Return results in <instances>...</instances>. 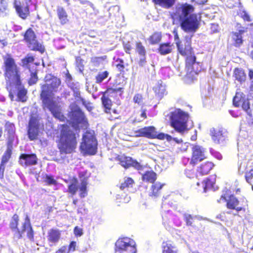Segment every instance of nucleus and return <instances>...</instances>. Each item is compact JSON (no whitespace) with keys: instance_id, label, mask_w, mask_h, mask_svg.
<instances>
[{"instance_id":"obj_1","label":"nucleus","mask_w":253,"mask_h":253,"mask_svg":"<svg viewBox=\"0 0 253 253\" xmlns=\"http://www.w3.org/2000/svg\"><path fill=\"white\" fill-rule=\"evenodd\" d=\"M44 84L41 85L40 98L44 107H46L51 112L53 117L60 121L64 122L66 117L53 100L54 93L58 91L61 85V80L49 74L44 78Z\"/></svg>"},{"instance_id":"obj_2","label":"nucleus","mask_w":253,"mask_h":253,"mask_svg":"<svg viewBox=\"0 0 253 253\" xmlns=\"http://www.w3.org/2000/svg\"><path fill=\"white\" fill-rule=\"evenodd\" d=\"M194 7L189 4H182L171 14L174 21H178L181 29L187 33H195L200 26L201 16L193 13Z\"/></svg>"},{"instance_id":"obj_3","label":"nucleus","mask_w":253,"mask_h":253,"mask_svg":"<svg viewBox=\"0 0 253 253\" xmlns=\"http://www.w3.org/2000/svg\"><path fill=\"white\" fill-rule=\"evenodd\" d=\"M193 35H186L183 39L176 42L177 52L182 56L185 57V65L187 70V76L193 79L202 70L200 62L197 61V57L192 46Z\"/></svg>"},{"instance_id":"obj_4","label":"nucleus","mask_w":253,"mask_h":253,"mask_svg":"<svg viewBox=\"0 0 253 253\" xmlns=\"http://www.w3.org/2000/svg\"><path fill=\"white\" fill-rule=\"evenodd\" d=\"M2 69L7 87H20L22 85L21 71L15 59L11 54L3 56Z\"/></svg>"},{"instance_id":"obj_5","label":"nucleus","mask_w":253,"mask_h":253,"mask_svg":"<svg viewBox=\"0 0 253 253\" xmlns=\"http://www.w3.org/2000/svg\"><path fill=\"white\" fill-rule=\"evenodd\" d=\"M59 130V135L56 142L60 154H67L75 152L78 135L66 124L61 125Z\"/></svg>"},{"instance_id":"obj_6","label":"nucleus","mask_w":253,"mask_h":253,"mask_svg":"<svg viewBox=\"0 0 253 253\" xmlns=\"http://www.w3.org/2000/svg\"><path fill=\"white\" fill-rule=\"evenodd\" d=\"M20 221L19 216L14 213L11 217L9 224L10 229L14 232L13 237L17 239L22 238L25 232H27V236L31 241L34 240V231L31 223L30 218L28 215L25 217L24 222L22 223L21 229L18 228Z\"/></svg>"},{"instance_id":"obj_7","label":"nucleus","mask_w":253,"mask_h":253,"mask_svg":"<svg viewBox=\"0 0 253 253\" xmlns=\"http://www.w3.org/2000/svg\"><path fill=\"white\" fill-rule=\"evenodd\" d=\"M188 113L180 109H176L170 113V126L177 132L183 133L188 130Z\"/></svg>"},{"instance_id":"obj_8","label":"nucleus","mask_w":253,"mask_h":253,"mask_svg":"<svg viewBox=\"0 0 253 253\" xmlns=\"http://www.w3.org/2000/svg\"><path fill=\"white\" fill-rule=\"evenodd\" d=\"M80 150L85 154L93 155L97 152V141L95 135L87 130L83 136Z\"/></svg>"},{"instance_id":"obj_9","label":"nucleus","mask_w":253,"mask_h":253,"mask_svg":"<svg viewBox=\"0 0 253 253\" xmlns=\"http://www.w3.org/2000/svg\"><path fill=\"white\" fill-rule=\"evenodd\" d=\"M221 199L226 201V206L228 209L235 210L238 215L240 212L246 213L249 211L248 202L245 199L240 202L233 195H230L227 199L225 195H222Z\"/></svg>"},{"instance_id":"obj_10","label":"nucleus","mask_w":253,"mask_h":253,"mask_svg":"<svg viewBox=\"0 0 253 253\" xmlns=\"http://www.w3.org/2000/svg\"><path fill=\"white\" fill-rule=\"evenodd\" d=\"M24 40L31 50L39 51L41 54L45 51L44 46L38 41L37 36L32 28H29L26 31L24 34Z\"/></svg>"},{"instance_id":"obj_11","label":"nucleus","mask_w":253,"mask_h":253,"mask_svg":"<svg viewBox=\"0 0 253 253\" xmlns=\"http://www.w3.org/2000/svg\"><path fill=\"white\" fill-rule=\"evenodd\" d=\"M115 253H136L135 241L128 237L119 238L115 243Z\"/></svg>"},{"instance_id":"obj_12","label":"nucleus","mask_w":253,"mask_h":253,"mask_svg":"<svg viewBox=\"0 0 253 253\" xmlns=\"http://www.w3.org/2000/svg\"><path fill=\"white\" fill-rule=\"evenodd\" d=\"M137 137H144L149 139L164 140L169 135L163 132H158L154 126H145L135 131Z\"/></svg>"},{"instance_id":"obj_13","label":"nucleus","mask_w":253,"mask_h":253,"mask_svg":"<svg viewBox=\"0 0 253 253\" xmlns=\"http://www.w3.org/2000/svg\"><path fill=\"white\" fill-rule=\"evenodd\" d=\"M191 151L190 164L193 166L207 158L206 149L201 146L195 145L192 147Z\"/></svg>"},{"instance_id":"obj_14","label":"nucleus","mask_w":253,"mask_h":253,"mask_svg":"<svg viewBox=\"0 0 253 253\" xmlns=\"http://www.w3.org/2000/svg\"><path fill=\"white\" fill-rule=\"evenodd\" d=\"M233 105L236 107H241L250 116L252 117V111L250 108L249 100L242 92H236L233 99Z\"/></svg>"},{"instance_id":"obj_15","label":"nucleus","mask_w":253,"mask_h":253,"mask_svg":"<svg viewBox=\"0 0 253 253\" xmlns=\"http://www.w3.org/2000/svg\"><path fill=\"white\" fill-rule=\"evenodd\" d=\"M210 135L213 142L217 144H223L227 139V131L221 127H213L210 129Z\"/></svg>"},{"instance_id":"obj_16","label":"nucleus","mask_w":253,"mask_h":253,"mask_svg":"<svg viewBox=\"0 0 253 253\" xmlns=\"http://www.w3.org/2000/svg\"><path fill=\"white\" fill-rule=\"evenodd\" d=\"M116 160L118 161L119 164L125 169L133 167L137 170H139L142 168L141 165L136 160L125 154L118 155L116 157Z\"/></svg>"},{"instance_id":"obj_17","label":"nucleus","mask_w":253,"mask_h":253,"mask_svg":"<svg viewBox=\"0 0 253 253\" xmlns=\"http://www.w3.org/2000/svg\"><path fill=\"white\" fill-rule=\"evenodd\" d=\"M40 124L39 120L36 117L32 116L30 118L27 133L29 139L31 141L37 139L39 132Z\"/></svg>"},{"instance_id":"obj_18","label":"nucleus","mask_w":253,"mask_h":253,"mask_svg":"<svg viewBox=\"0 0 253 253\" xmlns=\"http://www.w3.org/2000/svg\"><path fill=\"white\" fill-rule=\"evenodd\" d=\"M38 158L35 154H21L19 158V163L23 167H27L38 164Z\"/></svg>"},{"instance_id":"obj_19","label":"nucleus","mask_w":253,"mask_h":253,"mask_svg":"<svg viewBox=\"0 0 253 253\" xmlns=\"http://www.w3.org/2000/svg\"><path fill=\"white\" fill-rule=\"evenodd\" d=\"M14 7L18 16L22 19H27L30 15V6L27 2H26L25 3H21L15 1L14 3Z\"/></svg>"},{"instance_id":"obj_20","label":"nucleus","mask_w":253,"mask_h":253,"mask_svg":"<svg viewBox=\"0 0 253 253\" xmlns=\"http://www.w3.org/2000/svg\"><path fill=\"white\" fill-rule=\"evenodd\" d=\"M183 219L186 223V225L191 227L192 229H197L201 226L200 219L197 216H193L190 214L184 213L183 214Z\"/></svg>"},{"instance_id":"obj_21","label":"nucleus","mask_w":253,"mask_h":253,"mask_svg":"<svg viewBox=\"0 0 253 253\" xmlns=\"http://www.w3.org/2000/svg\"><path fill=\"white\" fill-rule=\"evenodd\" d=\"M214 167V164L212 162L206 161L202 163L197 167V173L202 176L207 175L210 172Z\"/></svg>"},{"instance_id":"obj_22","label":"nucleus","mask_w":253,"mask_h":253,"mask_svg":"<svg viewBox=\"0 0 253 253\" xmlns=\"http://www.w3.org/2000/svg\"><path fill=\"white\" fill-rule=\"evenodd\" d=\"M135 50L136 52L142 57V58L139 60L138 64L140 66H143L146 62V49L145 47L143 46L142 43L140 41H137L135 42Z\"/></svg>"},{"instance_id":"obj_23","label":"nucleus","mask_w":253,"mask_h":253,"mask_svg":"<svg viewBox=\"0 0 253 253\" xmlns=\"http://www.w3.org/2000/svg\"><path fill=\"white\" fill-rule=\"evenodd\" d=\"M165 185V183L157 182L153 183L150 188V192L149 196L152 198H157L162 194L163 187Z\"/></svg>"},{"instance_id":"obj_24","label":"nucleus","mask_w":253,"mask_h":253,"mask_svg":"<svg viewBox=\"0 0 253 253\" xmlns=\"http://www.w3.org/2000/svg\"><path fill=\"white\" fill-rule=\"evenodd\" d=\"M245 32L244 30H240L238 32H232L231 34L233 45L236 47H240L243 43L244 40L242 34Z\"/></svg>"},{"instance_id":"obj_25","label":"nucleus","mask_w":253,"mask_h":253,"mask_svg":"<svg viewBox=\"0 0 253 253\" xmlns=\"http://www.w3.org/2000/svg\"><path fill=\"white\" fill-rule=\"evenodd\" d=\"M161 253H178V250L172 241L167 240L162 244Z\"/></svg>"},{"instance_id":"obj_26","label":"nucleus","mask_w":253,"mask_h":253,"mask_svg":"<svg viewBox=\"0 0 253 253\" xmlns=\"http://www.w3.org/2000/svg\"><path fill=\"white\" fill-rule=\"evenodd\" d=\"M216 175H211L206 178L203 182L204 183V191L206 192L210 190L215 189Z\"/></svg>"},{"instance_id":"obj_27","label":"nucleus","mask_w":253,"mask_h":253,"mask_svg":"<svg viewBox=\"0 0 253 253\" xmlns=\"http://www.w3.org/2000/svg\"><path fill=\"white\" fill-rule=\"evenodd\" d=\"M173 49V44L169 42L160 43L158 48V52L162 55L171 53Z\"/></svg>"},{"instance_id":"obj_28","label":"nucleus","mask_w":253,"mask_h":253,"mask_svg":"<svg viewBox=\"0 0 253 253\" xmlns=\"http://www.w3.org/2000/svg\"><path fill=\"white\" fill-rule=\"evenodd\" d=\"M57 16L61 25L67 24L69 21L68 15L65 9L62 6H58L56 9Z\"/></svg>"},{"instance_id":"obj_29","label":"nucleus","mask_w":253,"mask_h":253,"mask_svg":"<svg viewBox=\"0 0 253 253\" xmlns=\"http://www.w3.org/2000/svg\"><path fill=\"white\" fill-rule=\"evenodd\" d=\"M118 92H120V95L122 94L123 92L122 87L116 86V87H108L105 91L102 92L101 93L106 97L110 98L117 96Z\"/></svg>"},{"instance_id":"obj_30","label":"nucleus","mask_w":253,"mask_h":253,"mask_svg":"<svg viewBox=\"0 0 253 253\" xmlns=\"http://www.w3.org/2000/svg\"><path fill=\"white\" fill-rule=\"evenodd\" d=\"M70 184L68 186V192L74 195L78 190V180L76 177L74 176L70 178Z\"/></svg>"},{"instance_id":"obj_31","label":"nucleus","mask_w":253,"mask_h":253,"mask_svg":"<svg viewBox=\"0 0 253 253\" xmlns=\"http://www.w3.org/2000/svg\"><path fill=\"white\" fill-rule=\"evenodd\" d=\"M233 76L240 83L244 82L246 80V75L245 71L241 68H235L233 72Z\"/></svg>"},{"instance_id":"obj_32","label":"nucleus","mask_w":253,"mask_h":253,"mask_svg":"<svg viewBox=\"0 0 253 253\" xmlns=\"http://www.w3.org/2000/svg\"><path fill=\"white\" fill-rule=\"evenodd\" d=\"M157 178V174L153 171H146L142 175V180L147 182L154 183Z\"/></svg>"},{"instance_id":"obj_33","label":"nucleus","mask_w":253,"mask_h":253,"mask_svg":"<svg viewBox=\"0 0 253 253\" xmlns=\"http://www.w3.org/2000/svg\"><path fill=\"white\" fill-rule=\"evenodd\" d=\"M126 79L123 76L118 75L116 76L114 82L113 83V86L115 87H122V91L123 92L124 86L126 84Z\"/></svg>"},{"instance_id":"obj_34","label":"nucleus","mask_w":253,"mask_h":253,"mask_svg":"<svg viewBox=\"0 0 253 253\" xmlns=\"http://www.w3.org/2000/svg\"><path fill=\"white\" fill-rule=\"evenodd\" d=\"M101 100L104 108V112L107 114H111V107L112 106L111 100L109 98L102 95Z\"/></svg>"},{"instance_id":"obj_35","label":"nucleus","mask_w":253,"mask_h":253,"mask_svg":"<svg viewBox=\"0 0 253 253\" xmlns=\"http://www.w3.org/2000/svg\"><path fill=\"white\" fill-rule=\"evenodd\" d=\"M35 61V58L33 56L27 55L21 59L22 66L31 72V63H33Z\"/></svg>"},{"instance_id":"obj_36","label":"nucleus","mask_w":253,"mask_h":253,"mask_svg":"<svg viewBox=\"0 0 253 253\" xmlns=\"http://www.w3.org/2000/svg\"><path fill=\"white\" fill-rule=\"evenodd\" d=\"M153 3L162 7L169 8L171 7L175 2V0H152Z\"/></svg>"},{"instance_id":"obj_37","label":"nucleus","mask_w":253,"mask_h":253,"mask_svg":"<svg viewBox=\"0 0 253 253\" xmlns=\"http://www.w3.org/2000/svg\"><path fill=\"white\" fill-rule=\"evenodd\" d=\"M162 34L159 32H154L148 38V40L150 44L154 45L158 43L161 41Z\"/></svg>"},{"instance_id":"obj_38","label":"nucleus","mask_w":253,"mask_h":253,"mask_svg":"<svg viewBox=\"0 0 253 253\" xmlns=\"http://www.w3.org/2000/svg\"><path fill=\"white\" fill-rule=\"evenodd\" d=\"M87 181L86 178H84L81 182L79 189V196L81 198H84L87 195Z\"/></svg>"},{"instance_id":"obj_39","label":"nucleus","mask_w":253,"mask_h":253,"mask_svg":"<svg viewBox=\"0 0 253 253\" xmlns=\"http://www.w3.org/2000/svg\"><path fill=\"white\" fill-rule=\"evenodd\" d=\"M30 73V77L28 80V83L30 85H32L36 84L38 81V71L36 68L34 70L31 69Z\"/></svg>"},{"instance_id":"obj_40","label":"nucleus","mask_w":253,"mask_h":253,"mask_svg":"<svg viewBox=\"0 0 253 253\" xmlns=\"http://www.w3.org/2000/svg\"><path fill=\"white\" fill-rule=\"evenodd\" d=\"M27 93V90L25 88L23 87L19 89L17 94L18 100L21 102H25L28 98Z\"/></svg>"},{"instance_id":"obj_41","label":"nucleus","mask_w":253,"mask_h":253,"mask_svg":"<svg viewBox=\"0 0 253 253\" xmlns=\"http://www.w3.org/2000/svg\"><path fill=\"white\" fill-rule=\"evenodd\" d=\"M60 233L58 231L52 230L48 234V240L50 242H57L60 238Z\"/></svg>"},{"instance_id":"obj_42","label":"nucleus","mask_w":253,"mask_h":253,"mask_svg":"<svg viewBox=\"0 0 253 253\" xmlns=\"http://www.w3.org/2000/svg\"><path fill=\"white\" fill-rule=\"evenodd\" d=\"M134 181L131 177H127L124 182L122 183L120 185V189L123 190L126 188L132 187Z\"/></svg>"},{"instance_id":"obj_43","label":"nucleus","mask_w":253,"mask_h":253,"mask_svg":"<svg viewBox=\"0 0 253 253\" xmlns=\"http://www.w3.org/2000/svg\"><path fill=\"white\" fill-rule=\"evenodd\" d=\"M116 62H117L116 65V67L118 70L121 73H124L126 66H127L128 64L127 63H125L124 60L120 58H117Z\"/></svg>"},{"instance_id":"obj_44","label":"nucleus","mask_w":253,"mask_h":253,"mask_svg":"<svg viewBox=\"0 0 253 253\" xmlns=\"http://www.w3.org/2000/svg\"><path fill=\"white\" fill-rule=\"evenodd\" d=\"M109 75V72L107 71H105L102 72H99L95 76V83L96 84L101 83L105 79H106Z\"/></svg>"},{"instance_id":"obj_45","label":"nucleus","mask_w":253,"mask_h":253,"mask_svg":"<svg viewBox=\"0 0 253 253\" xmlns=\"http://www.w3.org/2000/svg\"><path fill=\"white\" fill-rule=\"evenodd\" d=\"M42 178L43 181L48 185H56L57 182L55 179L53 178V176L51 175L45 174L43 176Z\"/></svg>"},{"instance_id":"obj_46","label":"nucleus","mask_w":253,"mask_h":253,"mask_svg":"<svg viewBox=\"0 0 253 253\" xmlns=\"http://www.w3.org/2000/svg\"><path fill=\"white\" fill-rule=\"evenodd\" d=\"M12 154V149L11 148L8 147L7 148L6 150L4 153L3 155L2 156L1 163L5 164L8 162L10 158H11Z\"/></svg>"},{"instance_id":"obj_47","label":"nucleus","mask_w":253,"mask_h":253,"mask_svg":"<svg viewBox=\"0 0 253 253\" xmlns=\"http://www.w3.org/2000/svg\"><path fill=\"white\" fill-rule=\"evenodd\" d=\"M154 90L155 93L159 97H162L164 94L165 89L161 84H159L157 86L154 87Z\"/></svg>"},{"instance_id":"obj_48","label":"nucleus","mask_w":253,"mask_h":253,"mask_svg":"<svg viewBox=\"0 0 253 253\" xmlns=\"http://www.w3.org/2000/svg\"><path fill=\"white\" fill-rule=\"evenodd\" d=\"M237 15L240 17L242 18L245 21H251L250 15L245 10H239V11L237 12Z\"/></svg>"},{"instance_id":"obj_49","label":"nucleus","mask_w":253,"mask_h":253,"mask_svg":"<svg viewBox=\"0 0 253 253\" xmlns=\"http://www.w3.org/2000/svg\"><path fill=\"white\" fill-rule=\"evenodd\" d=\"M5 130L10 135L13 136L15 133V126L13 124L6 122L5 125Z\"/></svg>"},{"instance_id":"obj_50","label":"nucleus","mask_w":253,"mask_h":253,"mask_svg":"<svg viewBox=\"0 0 253 253\" xmlns=\"http://www.w3.org/2000/svg\"><path fill=\"white\" fill-rule=\"evenodd\" d=\"M245 179L248 183L253 185V169L247 171L245 173Z\"/></svg>"},{"instance_id":"obj_51","label":"nucleus","mask_w":253,"mask_h":253,"mask_svg":"<svg viewBox=\"0 0 253 253\" xmlns=\"http://www.w3.org/2000/svg\"><path fill=\"white\" fill-rule=\"evenodd\" d=\"M8 11V3L6 0H0V11L6 12Z\"/></svg>"},{"instance_id":"obj_52","label":"nucleus","mask_w":253,"mask_h":253,"mask_svg":"<svg viewBox=\"0 0 253 253\" xmlns=\"http://www.w3.org/2000/svg\"><path fill=\"white\" fill-rule=\"evenodd\" d=\"M133 101L135 104L141 105L143 104V97L140 93L135 94L133 97Z\"/></svg>"},{"instance_id":"obj_53","label":"nucleus","mask_w":253,"mask_h":253,"mask_svg":"<svg viewBox=\"0 0 253 253\" xmlns=\"http://www.w3.org/2000/svg\"><path fill=\"white\" fill-rule=\"evenodd\" d=\"M123 46L125 51L127 53L130 54L131 51L132 49V47L131 43L129 42H123Z\"/></svg>"},{"instance_id":"obj_54","label":"nucleus","mask_w":253,"mask_h":253,"mask_svg":"<svg viewBox=\"0 0 253 253\" xmlns=\"http://www.w3.org/2000/svg\"><path fill=\"white\" fill-rule=\"evenodd\" d=\"M141 113L140 114V117H141V119H137L136 118L135 119V121L136 122H141L142 121H143L144 120L147 119V114H146V109H143V108H141Z\"/></svg>"},{"instance_id":"obj_55","label":"nucleus","mask_w":253,"mask_h":253,"mask_svg":"<svg viewBox=\"0 0 253 253\" xmlns=\"http://www.w3.org/2000/svg\"><path fill=\"white\" fill-rule=\"evenodd\" d=\"M119 112L116 109H113L111 110V114H110L109 120L113 121L119 117Z\"/></svg>"},{"instance_id":"obj_56","label":"nucleus","mask_w":253,"mask_h":253,"mask_svg":"<svg viewBox=\"0 0 253 253\" xmlns=\"http://www.w3.org/2000/svg\"><path fill=\"white\" fill-rule=\"evenodd\" d=\"M79 99L82 102L83 105L89 111H90L92 109V107L90 105L89 102H86V101L80 96H79Z\"/></svg>"},{"instance_id":"obj_57","label":"nucleus","mask_w":253,"mask_h":253,"mask_svg":"<svg viewBox=\"0 0 253 253\" xmlns=\"http://www.w3.org/2000/svg\"><path fill=\"white\" fill-rule=\"evenodd\" d=\"M74 233L76 237H80L83 235L82 229L79 228L78 226H76L74 229Z\"/></svg>"},{"instance_id":"obj_58","label":"nucleus","mask_w":253,"mask_h":253,"mask_svg":"<svg viewBox=\"0 0 253 253\" xmlns=\"http://www.w3.org/2000/svg\"><path fill=\"white\" fill-rule=\"evenodd\" d=\"M76 242L75 241H71L68 246V252H73L76 250Z\"/></svg>"},{"instance_id":"obj_59","label":"nucleus","mask_w":253,"mask_h":253,"mask_svg":"<svg viewBox=\"0 0 253 253\" xmlns=\"http://www.w3.org/2000/svg\"><path fill=\"white\" fill-rule=\"evenodd\" d=\"M103 57H93L91 59V62L92 63L97 65L99 64L101 60H103Z\"/></svg>"},{"instance_id":"obj_60","label":"nucleus","mask_w":253,"mask_h":253,"mask_svg":"<svg viewBox=\"0 0 253 253\" xmlns=\"http://www.w3.org/2000/svg\"><path fill=\"white\" fill-rule=\"evenodd\" d=\"M185 174L187 177L191 178L194 175V172L193 169H186L185 170Z\"/></svg>"},{"instance_id":"obj_61","label":"nucleus","mask_w":253,"mask_h":253,"mask_svg":"<svg viewBox=\"0 0 253 253\" xmlns=\"http://www.w3.org/2000/svg\"><path fill=\"white\" fill-rule=\"evenodd\" d=\"M5 169V164H0V178L2 179L4 177V171Z\"/></svg>"},{"instance_id":"obj_62","label":"nucleus","mask_w":253,"mask_h":253,"mask_svg":"<svg viewBox=\"0 0 253 253\" xmlns=\"http://www.w3.org/2000/svg\"><path fill=\"white\" fill-rule=\"evenodd\" d=\"M66 247L63 246L61 248L59 249L56 252V253H65L66 252Z\"/></svg>"},{"instance_id":"obj_63","label":"nucleus","mask_w":253,"mask_h":253,"mask_svg":"<svg viewBox=\"0 0 253 253\" xmlns=\"http://www.w3.org/2000/svg\"><path fill=\"white\" fill-rule=\"evenodd\" d=\"M77 111L79 114H80L81 117L82 118V120H84L85 119L84 113L82 112V111L80 109H79Z\"/></svg>"},{"instance_id":"obj_64","label":"nucleus","mask_w":253,"mask_h":253,"mask_svg":"<svg viewBox=\"0 0 253 253\" xmlns=\"http://www.w3.org/2000/svg\"><path fill=\"white\" fill-rule=\"evenodd\" d=\"M77 203H78V200L77 199H74L73 201V204L75 205H76L77 204Z\"/></svg>"}]
</instances>
